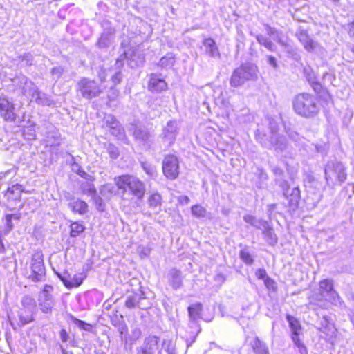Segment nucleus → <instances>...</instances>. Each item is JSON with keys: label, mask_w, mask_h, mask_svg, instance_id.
<instances>
[{"label": "nucleus", "mask_w": 354, "mask_h": 354, "mask_svg": "<svg viewBox=\"0 0 354 354\" xmlns=\"http://www.w3.org/2000/svg\"><path fill=\"white\" fill-rule=\"evenodd\" d=\"M286 319L289 324V326L292 331V339H293V337H295V335L299 337V331L301 329L299 322L296 318L290 315H288L286 316Z\"/></svg>", "instance_id": "nucleus-28"}, {"label": "nucleus", "mask_w": 354, "mask_h": 354, "mask_svg": "<svg viewBox=\"0 0 354 354\" xmlns=\"http://www.w3.org/2000/svg\"><path fill=\"white\" fill-rule=\"evenodd\" d=\"M272 171L274 174V175L278 177L282 176V175L283 174V171L278 167H274L272 169Z\"/></svg>", "instance_id": "nucleus-63"}, {"label": "nucleus", "mask_w": 354, "mask_h": 354, "mask_svg": "<svg viewBox=\"0 0 354 354\" xmlns=\"http://www.w3.org/2000/svg\"><path fill=\"white\" fill-rule=\"evenodd\" d=\"M142 167L143 170L146 172V174L150 176H153L156 174V170L155 166L147 162H141Z\"/></svg>", "instance_id": "nucleus-44"}, {"label": "nucleus", "mask_w": 354, "mask_h": 354, "mask_svg": "<svg viewBox=\"0 0 354 354\" xmlns=\"http://www.w3.org/2000/svg\"><path fill=\"white\" fill-rule=\"evenodd\" d=\"M252 347L255 354H270L268 346L258 337H256L252 342Z\"/></svg>", "instance_id": "nucleus-29"}, {"label": "nucleus", "mask_w": 354, "mask_h": 354, "mask_svg": "<svg viewBox=\"0 0 354 354\" xmlns=\"http://www.w3.org/2000/svg\"><path fill=\"white\" fill-rule=\"evenodd\" d=\"M114 34V28H110L106 31H104L98 40L97 44L99 47L102 48L109 47L112 42Z\"/></svg>", "instance_id": "nucleus-23"}, {"label": "nucleus", "mask_w": 354, "mask_h": 354, "mask_svg": "<svg viewBox=\"0 0 354 354\" xmlns=\"http://www.w3.org/2000/svg\"><path fill=\"white\" fill-rule=\"evenodd\" d=\"M84 230V227L80 223L74 222L71 225V232L70 235L72 237L78 236Z\"/></svg>", "instance_id": "nucleus-40"}, {"label": "nucleus", "mask_w": 354, "mask_h": 354, "mask_svg": "<svg viewBox=\"0 0 354 354\" xmlns=\"http://www.w3.org/2000/svg\"><path fill=\"white\" fill-rule=\"evenodd\" d=\"M203 45L205 48V53L207 55L213 58H220L221 54L216 44L215 41L212 38H207L203 40Z\"/></svg>", "instance_id": "nucleus-21"}, {"label": "nucleus", "mask_w": 354, "mask_h": 354, "mask_svg": "<svg viewBox=\"0 0 354 354\" xmlns=\"http://www.w3.org/2000/svg\"><path fill=\"white\" fill-rule=\"evenodd\" d=\"M109 131L111 135L118 137L119 139H122L124 137V129L120 124L115 127H112Z\"/></svg>", "instance_id": "nucleus-45"}, {"label": "nucleus", "mask_w": 354, "mask_h": 354, "mask_svg": "<svg viewBox=\"0 0 354 354\" xmlns=\"http://www.w3.org/2000/svg\"><path fill=\"white\" fill-rule=\"evenodd\" d=\"M19 87L21 89L24 95H31L37 92V86L26 76H21L19 78Z\"/></svg>", "instance_id": "nucleus-19"}, {"label": "nucleus", "mask_w": 354, "mask_h": 354, "mask_svg": "<svg viewBox=\"0 0 354 354\" xmlns=\"http://www.w3.org/2000/svg\"><path fill=\"white\" fill-rule=\"evenodd\" d=\"M333 323L330 321L328 318L326 317H324L322 320L321 321V326L320 327H328L329 324H332Z\"/></svg>", "instance_id": "nucleus-62"}, {"label": "nucleus", "mask_w": 354, "mask_h": 354, "mask_svg": "<svg viewBox=\"0 0 354 354\" xmlns=\"http://www.w3.org/2000/svg\"><path fill=\"white\" fill-rule=\"evenodd\" d=\"M267 59H268V64L270 66H272L274 68H277L278 67L277 59H275L274 57H273L272 55H268Z\"/></svg>", "instance_id": "nucleus-55"}, {"label": "nucleus", "mask_w": 354, "mask_h": 354, "mask_svg": "<svg viewBox=\"0 0 354 354\" xmlns=\"http://www.w3.org/2000/svg\"><path fill=\"white\" fill-rule=\"evenodd\" d=\"M30 267L31 273L28 278L32 281H44L46 279V268L44 263L43 254L41 251H35L31 257Z\"/></svg>", "instance_id": "nucleus-8"}, {"label": "nucleus", "mask_w": 354, "mask_h": 354, "mask_svg": "<svg viewBox=\"0 0 354 354\" xmlns=\"http://www.w3.org/2000/svg\"><path fill=\"white\" fill-rule=\"evenodd\" d=\"M348 28L349 35L354 36V21L348 24Z\"/></svg>", "instance_id": "nucleus-64"}, {"label": "nucleus", "mask_w": 354, "mask_h": 354, "mask_svg": "<svg viewBox=\"0 0 354 354\" xmlns=\"http://www.w3.org/2000/svg\"><path fill=\"white\" fill-rule=\"evenodd\" d=\"M266 30L268 35L271 37L274 40L278 42L280 45H285V41L281 37V32L276 28L270 26L268 24L265 25Z\"/></svg>", "instance_id": "nucleus-31"}, {"label": "nucleus", "mask_w": 354, "mask_h": 354, "mask_svg": "<svg viewBox=\"0 0 354 354\" xmlns=\"http://www.w3.org/2000/svg\"><path fill=\"white\" fill-rule=\"evenodd\" d=\"M125 57V55H122L120 56L119 58L117 59L116 62H115V67L116 68V69H118V71H120V68L123 67L124 66V59Z\"/></svg>", "instance_id": "nucleus-53"}, {"label": "nucleus", "mask_w": 354, "mask_h": 354, "mask_svg": "<svg viewBox=\"0 0 354 354\" xmlns=\"http://www.w3.org/2000/svg\"><path fill=\"white\" fill-rule=\"evenodd\" d=\"M32 98L38 104L46 105L50 103V99L47 95L40 92L38 88L37 92L32 95Z\"/></svg>", "instance_id": "nucleus-32"}, {"label": "nucleus", "mask_w": 354, "mask_h": 354, "mask_svg": "<svg viewBox=\"0 0 354 354\" xmlns=\"http://www.w3.org/2000/svg\"><path fill=\"white\" fill-rule=\"evenodd\" d=\"M292 106L297 114L306 118L315 117L319 111L317 98L308 93L297 95L293 99Z\"/></svg>", "instance_id": "nucleus-3"}, {"label": "nucleus", "mask_w": 354, "mask_h": 354, "mask_svg": "<svg viewBox=\"0 0 354 354\" xmlns=\"http://www.w3.org/2000/svg\"><path fill=\"white\" fill-rule=\"evenodd\" d=\"M319 330L323 333L325 336V339L328 342H332L336 335V328L333 324H329L328 327H319Z\"/></svg>", "instance_id": "nucleus-30"}, {"label": "nucleus", "mask_w": 354, "mask_h": 354, "mask_svg": "<svg viewBox=\"0 0 354 354\" xmlns=\"http://www.w3.org/2000/svg\"><path fill=\"white\" fill-rule=\"evenodd\" d=\"M319 292L313 293L310 297V303L320 305L324 308L326 306V297H328V301L331 304L342 308L345 306L344 301L340 297L338 292L334 289L333 280L331 279H324L319 283Z\"/></svg>", "instance_id": "nucleus-2"}, {"label": "nucleus", "mask_w": 354, "mask_h": 354, "mask_svg": "<svg viewBox=\"0 0 354 354\" xmlns=\"http://www.w3.org/2000/svg\"><path fill=\"white\" fill-rule=\"evenodd\" d=\"M325 178L328 184L335 181L343 183L346 179V173L344 165L337 160H330L326 164L324 169Z\"/></svg>", "instance_id": "nucleus-7"}, {"label": "nucleus", "mask_w": 354, "mask_h": 354, "mask_svg": "<svg viewBox=\"0 0 354 354\" xmlns=\"http://www.w3.org/2000/svg\"><path fill=\"white\" fill-rule=\"evenodd\" d=\"M241 259L247 265H252L254 263V259L250 254L247 247H245L239 252Z\"/></svg>", "instance_id": "nucleus-37"}, {"label": "nucleus", "mask_w": 354, "mask_h": 354, "mask_svg": "<svg viewBox=\"0 0 354 354\" xmlns=\"http://www.w3.org/2000/svg\"><path fill=\"white\" fill-rule=\"evenodd\" d=\"M255 275L259 279H263V281L268 277L266 270L263 268H259L257 270Z\"/></svg>", "instance_id": "nucleus-52"}, {"label": "nucleus", "mask_w": 354, "mask_h": 354, "mask_svg": "<svg viewBox=\"0 0 354 354\" xmlns=\"http://www.w3.org/2000/svg\"><path fill=\"white\" fill-rule=\"evenodd\" d=\"M280 187L283 189V195L288 198V183L286 181H282L280 183Z\"/></svg>", "instance_id": "nucleus-58"}, {"label": "nucleus", "mask_w": 354, "mask_h": 354, "mask_svg": "<svg viewBox=\"0 0 354 354\" xmlns=\"http://www.w3.org/2000/svg\"><path fill=\"white\" fill-rule=\"evenodd\" d=\"M167 279L169 285L174 290L180 288L183 285V276L182 272L176 268H171L169 270Z\"/></svg>", "instance_id": "nucleus-17"}, {"label": "nucleus", "mask_w": 354, "mask_h": 354, "mask_svg": "<svg viewBox=\"0 0 354 354\" xmlns=\"http://www.w3.org/2000/svg\"><path fill=\"white\" fill-rule=\"evenodd\" d=\"M192 213L197 218H204L206 216L207 211L205 207L200 205H195L192 207Z\"/></svg>", "instance_id": "nucleus-41"}, {"label": "nucleus", "mask_w": 354, "mask_h": 354, "mask_svg": "<svg viewBox=\"0 0 354 354\" xmlns=\"http://www.w3.org/2000/svg\"><path fill=\"white\" fill-rule=\"evenodd\" d=\"M257 41L270 51H274L276 46L267 37L262 35H257L256 36Z\"/></svg>", "instance_id": "nucleus-33"}, {"label": "nucleus", "mask_w": 354, "mask_h": 354, "mask_svg": "<svg viewBox=\"0 0 354 354\" xmlns=\"http://www.w3.org/2000/svg\"><path fill=\"white\" fill-rule=\"evenodd\" d=\"M12 216L10 214H7L5 217L6 221V232H10L13 228V224L12 223Z\"/></svg>", "instance_id": "nucleus-51"}, {"label": "nucleus", "mask_w": 354, "mask_h": 354, "mask_svg": "<svg viewBox=\"0 0 354 354\" xmlns=\"http://www.w3.org/2000/svg\"><path fill=\"white\" fill-rule=\"evenodd\" d=\"M139 293H135L131 295H129L125 301V306L128 308H134L137 307L138 300L139 297Z\"/></svg>", "instance_id": "nucleus-39"}, {"label": "nucleus", "mask_w": 354, "mask_h": 354, "mask_svg": "<svg viewBox=\"0 0 354 354\" xmlns=\"http://www.w3.org/2000/svg\"><path fill=\"white\" fill-rule=\"evenodd\" d=\"M107 152L110 155L111 158L115 159L119 156V150L117 147L113 144H109L106 147Z\"/></svg>", "instance_id": "nucleus-46"}, {"label": "nucleus", "mask_w": 354, "mask_h": 354, "mask_svg": "<svg viewBox=\"0 0 354 354\" xmlns=\"http://www.w3.org/2000/svg\"><path fill=\"white\" fill-rule=\"evenodd\" d=\"M202 308V305L199 303L188 307L189 319L192 321V324L196 328L198 326L195 323V321L199 318Z\"/></svg>", "instance_id": "nucleus-26"}, {"label": "nucleus", "mask_w": 354, "mask_h": 354, "mask_svg": "<svg viewBox=\"0 0 354 354\" xmlns=\"http://www.w3.org/2000/svg\"><path fill=\"white\" fill-rule=\"evenodd\" d=\"M63 71L64 70L62 67H54L51 70V73L54 79H58L62 75Z\"/></svg>", "instance_id": "nucleus-50"}, {"label": "nucleus", "mask_w": 354, "mask_h": 354, "mask_svg": "<svg viewBox=\"0 0 354 354\" xmlns=\"http://www.w3.org/2000/svg\"><path fill=\"white\" fill-rule=\"evenodd\" d=\"M148 204L151 208H156L162 204V196L158 193H154L148 198Z\"/></svg>", "instance_id": "nucleus-36"}, {"label": "nucleus", "mask_w": 354, "mask_h": 354, "mask_svg": "<svg viewBox=\"0 0 354 354\" xmlns=\"http://www.w3.org/2000/svg\"><path fill=\"white\" fill-rule=\"evenodd\" d=\"M283 46H285L286 48V51L288 53L291 55L292 57H294L297 55V52L295 49H294L292 46H289L288 44L285 42V45H282Z\"/></svg>", "instance_id": "nucleus-57"}, {"label": "nucleus", "mask_w": 354, "mask_h": 354, "mask_svg": "<svg viewBox=\"0 0 354 354\" xmlns=\"http://www.w3.org/2000/svg\"><path fill=\"white\" fill-rule=\"evenodd\" d=\"M143 62H144V59L143 57H138V60L135 63L133 64V60H131L130 62H129V65L131 68H133V67H136V66H139L140 65H142L143 64Z\"/></svg>", "instance_id": "nucleus-59"}, {"label": "nucleus", "mask_w": 354, "mask_h": 354, "mask_svg": "<svg viewBox=\"0 0 354 354\" xmlns=\"http://www.w3.org/2000/svg\"><path fill=\"white\" fill-rule=\"evenodd\" d=\"M12 102L6 97H0V115L6 122H14L17 115Z\"/></svg>", "instance_id": "nucleus-13"}, {"label": "nucleus", "mask_w": 354, "mask_h": 354, "mask_svg": "<svg viewBox=\"0 0 354 354\" xmlns=\"http://www.w3.org/2000/svg\"><path fill=\"white\" fill-rule=\"evenodd\" d=\"M139 297L140 298H138V300L137 307L140 309L148 308L150 306V304L148 301L146 302V297L142 290H140Z\"/></svg>", "instance_id": "nucleus-43"}, {"label": "nucleus", "mask_w": 354, "mask_h": 354, "mask_svg": "<svg viewBox=\"0 0 354 354\" xmlns=\"http://www.w3.org/2000/svg\"><path fill=\"white\" fill-rule=\"evenodd\" d=\"M261 231L265 240L270 245L274 246L277 243L278 238L269 223Z\"/></svg>", "instance_id": "nucleus-24"}, {"label": "nucleus", "mask_w": 354, "mask_h": 354, "mask_svg": "<svg viewBox=\"0 0 354 354\" xmlns=\"http://www.w3.org/2000/svg\"><path fill=\"white\" fill-rule=\"evenodd\" d=\"M122 78V75L120 71H116L112 76L111 80L114 85L120 84Z\"/></svg>", "instance_id": "nucleus-48"}, {"label": "nucleus", "mask_w": 354, "mask_h": 354, "mask_svg": "<svg viewBox=\"0 0 354 354\" xmlns=\"http://www.w3.org/2000/svg\"><path fill=\"white\" fill-rule=\"evenodd\" d=\"M142 336V331L140 328L135 327L131 331V339L136 341Z\"/></svg>", "instance_id": "nucleus-49"}, {"label": "nucleus", "mask_w": 354, "mask_h": 354, "mask_svg": "<svg viewBox=\"0 0 354 354\" xmlns=\"http://www.w3.org/2000/svg\"><path fill=\"white\" fill-rule=\"evenodd\" d=\"M167 84L165 81L160 78L156 74H151L149 82V89L153 92H160L167 88Z\"/></svg>", "instance_id": "nucleus-20"}, {"label": "nucleus", "mask_w": 354, "mask_h": 354, "mask_svg": "<svg viewBox=\"0 0 354 354\" xmlns=\"http://www.w3.org/2000/svg\"><path fill=\"white\" fill-rule=\"evenodd\" d=\"M258 67L254 64H243L232 72L230 85L232 87H239L247 81H255L258 78Z\"/></svg>", "instance_id": "nucleus-4"}, {"label": "nucleus", "mask_w": 354, "mask_h": 354, "mask_svg": "<svg viewBox=\"0 0 354 354\" xmlns=\"http://www.w3.org/2000/svg\"><path fill=\"white\" fill-rule=\"evenodd\" d=\"M53 286L45 285L41 292L39 295V304L41 310L46 314L50 313L54 306V301L50 292Z\"/></svg>", "instance_id": "nucleus-14"}, {"label": "nucleus", "mask_w": 354, "mask_h": 354, "mask_svg": "<svg viewBox=\"0 0 354 354\" xmlns=\"http://www.w3.org/2000/svg\"><path fill=\"white\" fill-rule=\"evenodd\" d=\"M270 124L271 125L270 138H266V136H261L259 133L257 134V138L264 147L268 149L274 148L277 151L283 152L288 146L286 138L283 136H279L277 133V124L275 123L270 122Z\"/></svg>", "instance_id": "nucleus-5"}, {"label": "nucleus", "mask_w": 354, "mask_h": 354, "mask_svg": "<svg viewBox=\"0 0 354 354\" xmlns=\"http://www.w3.org/2000/svg\"><path fill=\"white\" fill-rule=\"evenodd\" d=\"M21 57L23 61H26L27 65L32 64V56L30 53L24 54Z\"/></svg>", "instance_id": "nucleus-56"}, {"label": "nucleus", "mask_w": 354, "mask_h": 354, "mask_svg": "<svg viewBox=\"0 0 354 354\" xmlns=\"http://www.w3.org/2000/svg\"><path fill=\"white\" fill-rule=\"evenodd\" d=\"M178 129V128L176 121H169L160 136L162 142L166 143L168 146H171L176 140Z\"/></svg>", "instance_id": "nucleus-15"}, {"label": "nucleus", "mask_w": 354, "mask_h": 354, "mask_svg": "<svg viewBox=\"0 0 354 354\" xmlns=\"http://www.w3.org/2000/svg\"><path fill=\"white\" fill-rule=\"evenodd\" d=\"M189 198L188 196H180L178 197V201L180 203L183 204V205H187L189 203Z\"/></svg>", "instance_id": "nucleus-61"}, {"label": "nucleus", "mask_w": 354, "mask_h": 354, "mask_svg": "<svg viewBox=\"0 0 354 354\" xmlns=\"http://www.w3.org/2000/svg\"><path fill=\"white\" fill-rule=\"evenodd\" d=\"M103 122H104L103 127H105L108 128L109 129H111L112 127H115V126L120 124L116 120V118L111 114L106 115L104 118Z\"/></svg>", "instance_id": "nucleus-38"}, {"label": "nucleus", "mask_w": 354, "mask_h": 354, "mask_svg": "<svg viewBox=\"0 0 354 354\" xmlns=\"http://www.w3.org/2000/svg\"><path fill=\"white\" fill-rule=\"evenodd\" d=\"M288 135H289V137L292 140H294L296 142H299V144H301L302 138H301L297 132L291 131V132L288 133Z\"/></svg>", "instance_id": "nucleus-54"}, {"label": "nucleus", "mask_w": 354, "mask_h": 354, "mask_svg": "<svg viewBox=\"0 0 354 354\" xmlns=\"http://www.w3.org/2000/svg\"><path fill=\"white\" fill-rule=\"evenodd\" d=\"M160 339L157 336H149L136 349V354H155L158 350Z\"/></svg>", "instance_id": "nucleus-16"}, {"label": "nucleus", "mask_w": 354, "mask_h": 354, "mask_svg": "<svg viewBox=\"0 0 354 354\" xmlns=\"http://www.w3.org/2000/svg\"><path fill=\"white\" fill-rule=\"evenodd\" d=\"M129 131L137 142L147 147L151 145L153 140V135L145 126L131 124L129 127Z\"/></svg>", "instance_id": "nucleus-9"}, {"label": "nucleus", "mask_w": 354, "mask_h": 354, "mask_svg": "<svg viewBox=\"0 0 354 354\" xmlns=\"http://www.w3.org/2000/svg\"><path fill=\"white\" fill-rule=\"evenodd\" d=\"M243 220L254 226V227L262 230L266 227L268 223L266 221L262 219H257L256 217L252 215H245L243 216Z\"/></svg>", "instance_id": "nucleus-27"}, {"label": "nucleus", "mask_w": 354, "mask_h": 354, "mask_svg": "<svg viewBox=\"0 0 354 354\" xmlns=\"http://www.w3.org/2000/svg\"><path fill=\"white\" fill-rule=\"evenodd\" d=\"M77 90L83 97L88 100L97 97L102 92L96 82L88 78H83L78 82Z\"/></svg>", "instance_id": "nucleus-10"}, {"label": "nucleus", "mask_w": 354, "mask_h": 354, "mask_svg": "<svg viewBox=\"0 0 354 354\" xmlns=\"http://www.w3.org/2000/svg\"><path fill=\"white\" fill-rule=\"evenodd\" d=\"M288 199L290 206H297L300 199V190L299 187H294L290 195L288 194Z\"/></svg>", "instance_id": "nucleus-35"}, {"label": "nucleus", "mask_w": 354, "mask_h": 354, "mask_svg": "<svg viewBox=\"0 0 354 354\" xmlns=\"http://www.w3.org/2000/svg\"><path fill=\"white\" fill-rule=\"evenodd\" d=\"M23 192L22 185L15 184L7 188V190L3 192V196L8 202L19 201L21 197V194Z\"/></svg>", "instance_id": "nucleus-22"}, {"label": "nucleus", "mask_w": 354, "mask_h": 354, "mask_svg": "<svg viewBox=\"0 0 354 354\" xmlns=\"http://www.w3.org/2000/svg\"><path fill=\"white\" fill-rule=\"evenodd\" d=\"M21 303L22 308L17 312L19 319V322L17 324L18 326H22L33 322L36 312V301L32 297L29 295L23 297Z\"/></svg>", "instance_id": "nucleus-6"}, {"label": "nucleus", "mask_w": 354, "mask_h": 354, "mask_svg": "<svg viewBox=\"0 0 354 354\" xmlns=\"http://www.w3.org/2000/svg\"><path fill=\"white\" fill-rule=\"evenodd\" d=\"M295 36L303 45L304 49L308 53L322 54L325 52L324 48L317 41L312 39L308 32L304 29L297 31Z\"/></svg>", "instance_id": "nucleus-12"}, {"label": "nucleus", "mask_w": 354, "mask_h": 354, "mask_svg": "<svg viewBox=\"0 0 354 354\" xmlns=\"http://www.w3.org/2000/svg\"><path fill=\"white\" fill-rule=\"evenodd\" d=\"M68 205L73 212H77L80 214H85L88 210V205L86 203L80 199L71 201Z\"/></svg>", "instance_id": "nucleus-25"}, {"label": "nucleus", "mask_w": 354, "mask_h": 354, "mask_svg": "<svg viewBox=\"0 0 354 354\" xmlns=\"http://www.w3.org/2000/svg\"><path fill=\"white\" fill-rule=\"evenodd\" d=\"M175 59L171 53H168L162 57L158 63V65L162 68H170L174 66Z\"/></svg>", "instance_id": "nucleus-34"}, {"label": "nucleus", "mask_w": 354, "mask_h": 354, "mask_svg": "<svg viewBox=\"0 0 354 354\" xmlns=\"http://www.w3.org/2000/svg\"><path fill=\"white\" fill-rule=\"evenodd\" d=\"M60 280L63 282L64 286L68 288L80 286L83 281V279L78 275L71 277L67 272L63 274H57Z\"/></svg>", "instance_id": "nucleus-18"}, {"label": "nucleus", "mask_w": 354, "mask_h": 354, "mask_svg": "<svg viewBox=\"0 0 354 354\" xmlns=\"http://www.w3.org/2000/svg\"><path fill=\"white\" fill-rule=\"evenodd\" d=\"M179 161L176 156L166 155L162 160V172L165 176L171 180L178 178L180 173Z\"/></svg>", "instance_id": "nucleus-11"}, {"label": "nucleus", "mask_w": 354, "mask_h": 354, "mask_svg": "<svg viewBox=\"0 0 354 354\" xmlns=\"http://www.w3.org/2000/svg\"><path fill=\"white\" fill-rule=\"evenodd\" d=\"M115 183L121 193L123 203L127 200L126 196L131 195L138 201L144 198L146 187L145 183L138 178L131 175H122L114 178Z\"/></svg>", "instance_id": "nucleus-1"}, {"label": "nucleus", "mask_w": 354, "mask_h": 354, "mask_svg": "<svg viewBox=\"0 0 354 354\" xmlns=\"http://www.w3.org/2000/svg\"><path fill=\"white\" fill-rule=\"evenodd\" d=\"M60 338L63 342H66L68 339V335L65 329H62L60 331Z\"/></svg>", "instance_id": "nucleus-60"}, {"label": "nucleus", "mask_w": 354, "mask_h": 354, "mask_svg": "<svg viewBox=\"0 0 354 354\" xmlns=\"http://www.w3.org/2000/svg\"><path fill=\"white\" fill-rule=\"evenodd\" d=\"M292 340L294 342L295 346L298 348V351L300 354H308V350L306 347L298 337L295 335V337H293Z\"/></svg>", "instance_id": "nucleus-42"}, {"label": "nucleus", "mask_w": 354, "mask_h": 354, "mask_svg": "<svg viewBox=\"0 0 354 354\" xmlns=\"http://www.w3.org/2000/svg\"><path fill=\"white\" fill-rule=\"evenodd\" d=\"M264 284L268 290H271L273 291H275L277 290V285L275 281L269 277L265 279Z\"/></svg>", "instance_id": "nucleus-47"}]
</instances>
